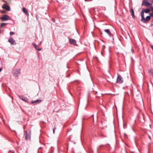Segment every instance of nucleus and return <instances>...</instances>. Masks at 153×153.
I'll list each match as a JSON object with an SVG mask.
<instances>
[{
	"mask_svg": "<svg viewBox=\"0 0 153 153\" xmlns=\"http://www.w3.org/2000/svg\"><path fill=\"white\" fill-rule=\"evenodd\" d=\"M152 3L148 1V0H143L142 4V6L149 7L150 8V11L151 10L152 13H149V15L151 17H153V6H152Z\"/></svg>",
	"mask_w": 153,
	"mask_h": 153,
	"instance_id": "nucleus-1",
	"label": "nucleus"
},
{
	"mask_svg": "<svg viewBox=\"0 0 153 153\" xmlns=\"http://www.w3.org/2000/svg\"><path fill=\"white\" fill-rule=\"evenodd\" d=\"M141 16V21H143L144 23H146L147 21H149L151 19L150 16H147L146 17L145 19L144 17V15L143 14V9L141 10L140 13Z\"/></svg>",
	"mask_w": 153,
	"mask_h": 153,
	"instance_id": "nucleus-2",
	"label": "nucleus"
},
{
	"mask_svg": "<svg viewBox=\"0 0 153 153\" xmlns=\"http://www.w3.org/2000/svg\"><path fill=\"white\" fill-rule=\"evenodd\" d=\"M0 19L2 20V21L10 20V18L9 16L7 15H4L0 18Z\"/></svg>",
	"mask_w": 153,
	"mask_h": 153,
	"instance_id": "nucleus-3",
	"label": "nucleus"
},
{
	"mask_svg": "<svg viewBox=\"0 0 153 153\" xmlns=\"http://www.w3.org/2000/svg\"><path fill=\"white\" fill-rule=\"evenodd\" d=\"M123 81V79L121 76L118 74L117 79V82L119 84L122 83Z\"/></svg>",
	"mask_w": 153,
	"mask_h": 153,
	"instance_id": "nucleus-4",
	"label": "nucleus"
},
{
	"mask_svg": "<svg viewBox=\"0 0 153 153\" xmlns=\"http://www.w3.org/2000/svg\"><path fill=\"white\" fill-rule=\"evenodd\" d=\"M25 138L27 140H29L30 138L31 131H29L28 132L25 131Z\"/></svg>",
	"mask_w": 153,
	"mask_h": 153,
	"instance_id": "nucleus-5",
	"label": "nucleus"
},
{
	"mask_svg": "<svg viewBox=\"0 0 153 153\" xmlns=\"http://www.w3.org/2000/svg\"><path fill=\"white\" fill-rule=\"evenodd\" d=\"M2 7L3 9H5L7 11H10V7L6 4H4L2 5Z\"/></svg>",
	"mask_w": 153,
	"mask_h": 153,
	"instance_id": "nucleus-6",
	"label": "nucleus"
},
{
	"mask_svg": "<svg viewBox=\"0 0 153 153\" xmlns=\"http://www.w3.org/2000/svg\"><path fill=\"white\" fill-rule=\"evenodd\" d=\"M69 42L71 44L73 45H76V43L75 40L72 39H69Z\"/></svg>",
	"mask_w": 153,
	"mask_h": 153,
	"instance_id": "nucleus-7",
	"label": "nucleus"
},
{
	"mask_svg": "<svg viewBox=\"0 0 153 153\" xmlns=\"http://www.w3.org/2000/svg\"><path fill=\"white\" fill-rule=\"evenodd\" d=\"M8 42L11 45H15L16 44L15 41L12 38H10L8 39Z\"/></svg>",
	"mask_w": 153,
	"mask_h": 153,
	"instance_id": "nucleus-8",
	"label": "nucleus"
},
{
	"mask_svg": "<svg viewBox=\"0 0 153 153\" xmlns=\"http://www.w3.org/2000/svg\"><path fill=\"white\" fill-rule=\"evenodd\" d=\"M18 97L21 100H23V101H24L26 102L28 101V100L27 98L25 97L19 95Z\"/></svg>",
	"mask_w": 153,
	"mask_h": 153,
	"instance_id": "nucleus-9",
	"label": "nucleus"
},
{
	"mask_svg": "<svg viewBox=\"0 0 153 153\" xmlns=\"http://www.w3.org/2000/svg\"><path fill=\"white\" fill-rule=\"evenodd\" d=\"M13 73L14 75H17L20 73V71L18 69L13 70Z\"/></svg>",
	"mask_w": 153,
	"mask_h": 153,
	"instance_id": "nucleus-10",
	"label": "nucleus"
},
{
	"mask_svg": "<svg viewBox=\"0 0 153 153\" xmlns=\"http://www.w3.org/2000/svg\"><path fill=\"white\" fill-rule=\"evenodd\" d=\"M23 12L27 16H28L29 14L27 10L25 7H23L22 9Z\"/></svg>",
	"mask_w": 153,
	"mask_h": 153,
	"instance_id": "nucleus-11",
	"label": "nucleus"
},
{
	"mask_svg": "<svg viewBox=\"0 0 153 153\" xmlns=\"http://www.w3.org/2000/svg\"><path fill=\"white\" fill-rule=\"evenodd\" d=\"M104 31L105 32L107 33L110 36H111V34L109 29H105L104 30Z\"/></svg>",
	"mask_w": 153,
	"mask_h": 153,
	"instance_id": "nucleus-12",
	"label": "nucleus"
},
{
	"mask_svg": "<svg viewBox=\"0 0 153 153\" xmlns=\"http://www.w3.org/2000/svg\"><path fill=\"white\" fill-rule=\"evenodd\" d=\"M33 45L35 48L38 51H40L41 50V49L35 44H33Z\"/></svg>",
	"mask_w": 153,
	"mask_h": 153,
	"instance_id": "nucleus-13",
	"label": "nucleus"
},
{
	"mask_svg": "<svg viewBox=\"0 0 153 153\" xmlns=\"http://www.w3.org/2000/svg\"><path fill=\"white\" fill-rule=\"evenodd\" d=\"M130 12L131 13V15L133 18L134 17V12L133 9L132 8H131L130 10Z\"/></svg>",
	"mask_w": 153,
	"mask_h": 153,
	"instance_id": "nucleus-14",
	"label": "nucleus"
},
{
	"mask_svg": "<svg viewBox=\"0 0 153 153\" xmlns=\"http://www.w3.org/2000/svg\"><path fill=\"white\" fill-rule=\"evenodd\" d=\"M150 11V9L149 8H147L145 9L144 10H143V13L145 12V13H149Z\"/></svg>",
	"mask_w": 153,
	"mask_h": 153,
	"instance_id": "nucleus-15",
	"label": "nucleus"
},
{
	"mask_svg": "<svg viewBox=\"0 0 153 153\" xmlns=\"http://www.w3.org/2000/svg\"><path fill=\"white\" fill-rule=\"evenodd\" d=\"M7 23H1L0 25L1 27H2L7 25Z\"/></svg>",
	"mask_w": 153,
	"mask_h": 153,
	"instance_id": "nucleus-16",
	"label": "nucleus"
},
{
	"mask_svg": "<svg viewBox=\"0 0 153 153\" xmlns=\"http://www.w3.org/2000/svg\"><path fill=\"white\" fill-rule=\"evenodd\" d=\"M41 101V100H37L36 101H34L32 102V103H39Z\"/></svg>",
	"mask_w": 153,
	"mask_h": 153,
	"instance_id": "nucleus-17",
	"label": "nucleus"
},
{
	"mask_svg": "<svg viewBox=\"0 0 153 153\" xmlns=\"http://www.w3.org/2000/svg\"><path fill=\"white\" fill-rule=\"evenodd\" d=\"M148 71L150 74L152 75L153 74V70L152 69H149L148 70Z\"/></svg>",
	"mask_w": 153,
	"mask_h": 153,
	"instance_id": "nucleus-18",
	"label": "nucleus"
},
{
	"mask_svg": "<svg viewBox=\"0 0 153 153\" xmlns=\"http://www.w3.org/2000/svg\"><path fill=\"white\" fill-rule=\"evenodd\" d=\"M10 35H13L14 34V33L13 32H10Z\"/></svg>",
	"mask_w": 153,
	"mask_h": 153,
	"instance_id": "nucleus-19",
	"label": "nucleus"
},
{
	"mask_svg": "<svg viewBox=\"0 0 153 153\" xmlns=\"http://www.w3.org/2000/svg\"><path fill=\"white\" fill-rule=\"evenodd\" d=\"M56 129V128H53V133L54 134V133H55V131Z\"/></svg>",
	"mask_w": 153,
	"mask_h": 153,
	"instance_id": "nucleus-20",
	"label": "nucleus"
},
{
	"mask_svg": "<svg viewBox=\"0 0 153 153\" xmlns=\"http://www.w3.org/2000/svg\"><path fill=\"white\" fill-rule=\"evenodd\" d=\"M131 51L132 52V53H134V50H133V49L132 48H131Z\"/></svg>",
	"mask_w": 153,
	"mask_h": 153,
	"instance_id": "nucleus-21",
	"label": "nucleus"
},
{
	"mask_svg": "<svg viewBox=\"0 0 153 153\" xmlns=\"http://www.w3.org/2000/svg\"><path fill=\"white\" fill-rule=\"evenodd\" d=\"M6 12L5 11V10H2L1 11V13H4Z\"/></svg>",
	"mask_w": 153,
	"mask_h": 153,
	"instance_id": "nucleus-22",
	"label": "nucleus"
},
{
	"mask_svg": "<svg viewBox=\"0 0 153 153\" xmlns=\"http://www.w3.org/2000/svg\"><path fill=\"white\" fill-rule=\"evenodd\" d=\"M150 2V3H153V0H149Z\"/></svg>",
	"mask_w": 153,
	"mask_h": 153,
	"instance_id": "nucleus-23",
	"label": "nucleus"
},
{
	"mask_svg": "<svg viewBox=\"0 0 153 153\" xmlns=\"http://www.w3.org/2000/svg\"><path fill=\"white\" fill-rule=\"evenodd\" d=\"M52 20L53 22H55V21L54 19H52Z\"/></svg>",
	"mask_w": 153,
	"mask_h": 153,
	"instance_id": "nucleus-24",
	"label": "nucleus"
},
{
	"mask_svg": "<svg viewBox=\"0 0 153 153\" xmlns=\"http://www.w3.org/2000/svg\"><path fill=\"white\" fill-rule=\"evenodd\" d=\"M2 1L3 2H5L6 3H7V2L6 1H5V0H2Z\"/></svg>",
	"mask_w": 153,
	"mask_h": 153,
	"instance_id": "nucleus-25",
	"label": "nucleus"
},
{
	"mask_svg": "<svg viewBox=\"0 0 153 153\" xmlns=\"http://www.w3.org/2000/svg\"><path fill=\"white\" fill-rule=\"evenodd\" d=\"M85 1H91V0H85Z\"/></svg>",
	"mask_w": 153,
	"mask_h": 153,
	"instance_id": "nucleus-26",
	"label": "nucleus"
},
{
	"mask_svg": "<svg viewBox=\"0 0 153 153\" xmlns=\"http://www.w3.org/2000/svg\"><path fill=\"white\" fill-rule=\"evenodd\" d=\"M2 70L1 68H0V72Z\"/></svg>",
	"mask_w": 153,
	"mask_h": 153,
	"instance_id": "nucleus-27",
	"label": "nucleus"
},
{
	"mask_svg": "<svg viewBox=\"0 0 153 153\" xmlns=\"http://www.w3.org/2000/svg\"><path fill=\"white\" fill-rule=\"evenodd\" d=\"M102 137H105V136H104L103 135H102Z\"/></svg>",
	"mask_w": 153,
	"mask_h": 153,
	"instance_id": "nucleus-28",
	"label": "nucleus"
},
{
	"mask_svg": "<svg viewBox=\"0 0 153 153\" xmlns=\"http://www.w3.org/2000/svg\"><path fill=\"white\" fill-rule=\"evenodd\" d=\"M93 116H94V114H93L92 115V116L93 117Z\"/></svg>",
	"mask_w": 153,
	"mask_h": 153,
	"instance_id": "nucleus-29",
	"label": "nucleus"
},
{
	"mask_svg": "<svg viewBox=\"0 0 153 153\" xmlns=\"http://www.w3.org/2000/svg\"><path fill=\"white\" fill-rule=\"evenodd\" d=\"M103 46H104V47H105V45H103Z\"/></svg>",
	"mask_w": 153,
	"mask_h": 153,
	"instance_id": "nucleus-30",
	"label": "nucleus"
}]
</instances>
